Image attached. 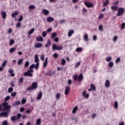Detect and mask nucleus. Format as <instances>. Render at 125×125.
<instances>
[{
  "label": "nucleus",
  "instance_id": "35",
  "mask_svg": "<svg viewBox=\"0 0 125 125\" xmlns=\"http://www.w3.org/2000/svg\"><path fill=\"white\" fill-rule=\"evenodd\" d=\"M19 83H24V78L22 77L20 78L19 79Z\"/></svg>",
  "mask_w": 125,
  "mask_h": 125
},
{
  "label": "nucleus",
  "instance_id": "32",
  "mask_svg": "<svg viewBox=\"0 0 125 125\" xmlns=\"http://www.w3.org/2000/svg\"><path fill=\"white\" fill-rule=\"evenodd\" d=\"M10 99V96H7L4 99V103H6L7 101H8Z\"/></svg>",
  "mask_w": 125,
  "mask_h": 125
},
{
  "label": "nucleus",
  "instance_id": "10",
  "mask_svg": "<svg viewBox=\"0 0 125 125\" xmlns=\"http://www.w3.org/2000/svg\"><path fill=\"white\" fill-rule=\"evenodd\" d=\"M23 75L25 76V77H33V74L30 73L28 70L27 72L23 73Z\"/></svg>",
  "mask_w": 125,
  "mask_h": 125
},
{
  "label": "nucleus",
  "instance_id": "33",
  "mask_svg": "<svg viewBox=\"0 0 125 125\" xmlns=\"http://www.w3.org/2000/svg\"><path fill=\"white\" fill-rule=\"evenodd\" d=\"M77 111H78V106H75V107L73 109L72 113H73V114L76 113V112H77Z\"/></svg>",
  "mask_w": 125,
  "mask_h": 125
},
{
  "label": "nucleus",
  "instance_id": "42",
  "mask_svg": "<svg viewBox=\"0 0 125 125\" xmlns=\"http://www.w3.org/2000/svg\"><path fill=\"white\" fill-rule=\"evenodd\" d=\"M109 3V0H106L105 2H103V6H106Z\"/></svg>",
  "mask_w": 125,
  "mask_h": 125
},
{
  "label": "nucleus",
  "instance_id": "2",
  "mask_svg": "<svg viewBox=\"0 0 125 125\" xmlns=\"http://www.w3.org/2000/svg\"><path fill=\"white\" fill-rule=\"evenodd\" d=\"M2 105L4 107V108L2 109L1 108V104H0V111H5V110H8L9 109H10V108H11L10 105H8V103H3Z\"/></svg>",
  "mask_w": 125,
  "mask_h": 125
},
{
  "label": "nucleus",
  "instance_id": "20",
  "mask_svg": "<svg viewBox=\"0 0 125 125\" xmlns=\"http://www.w3.org/2000/svg\"><path fill=\"white\" fill-rule=\"evenodd\" d=\"M42 46V43H37L35 44V47L36 48H40Z\"/></svg>",
  "mask_w": 125,
  "mask_h": 125
},
{
  "label": "nucleus",
  "instance_id": "63",
  "mask_svg": "<svg viewBox=\"0 0 125 125\" xmlns=\"http://www.w3.org/2000/svg\"><path fill=\"white\" fill-rule=\"evenodd\" d=\"M121 28H122V29H125V22H123L122 24Z\"/></svg>",
  "mask_w": 125,
  "mask_h": 125
},
{
  "label": "nucleus",
  "instance_id": "55",
  "mask_svg": "<svg viewBox=\"0 0 125 125\" xmlns=\"http://www.w3.org/2000/svg\"><path fill=\"white\" fill-rule=\"evenodd\" d=\"M6 63H7V61H4V62L2 63V67H5V66H6Z\"/></svg>",
  "mask_w": 125,
  "mask_h": 125
},
{
  "label": "nucleus",
  "instance_id": "62",
  "mask_svg": "<svg viewBox=\"0 0 125 125\" xmlns=\"http://www.w3.org/2000/svg\"><path fill=\"white\" fill-rule=\"evenodd\" d=\"M13 43H14V40H11L10 41V44L11 45H12V44H13Z\"/></svg>",
  "mask_w": 125,
  "mask_h": 125
},
{
  "label": "nucleus",
  "instance_id": "39",
  "mask_svg": "<svg viewBox=\"0 0 125 125\" xmlns=\"http://www.w3.org/2000/svg\"><path fill=\"white\" fill-rule=\"evenodd\" d=\"M46 36H47V32H46V31H43L42 33V36L43 37V38H45Z\"/></svg>",
  "mask_w": 125,
  "mask_h": 125
},
{
  "label": "nucleus",
  "instance_id": "57",
  "mask_svg": "<svg viewBox=\"0 0 125 125\" xmlns=\"http://www.w3.org/2000/svg\"><path fill=\"white\" fill-rule=\"evenodd\" d=\"M23 21V16H21L18 19V21H19V22H21V21Z\"/></svg>",
  "mask_w": 125,
  "mask_h": 125
},
{
  "label": "nucleus",
  "instance_id": "49",
  "mask_svg": "<svg viewBox=\"0 0 125 125\" xmlns=\"http://www.w3.org/2000/svg\"><path fill=\"white\" fill-rule=\"evenodd\" d=\"M65 64H66V60H65V59H62V66H64Z\"/></svg>",
  "mask_w": 125,
  "mask_h": 125
},
{
  "label": "nucleus",
  "instance_id": "26",
  "mask_svg": "<svg viewBox=\"0 0 125 125\" xmlns=\"http://www.w3.org/2000/svg\"><path fill=\"white\" fill-rule=\"evenodd\" d=\"M36 40L37 42H43V38H42V36H38L36 38Z\"/></svg>",
  "mask_w": 125,
  "mask_h": 125
},
{
  "label": "nucleus",
  "instance_id": "43",
  "mask_svg": "<svg viewBox=\"0 0 125 125\" xmlns=\"http://www.w3.org/2000/svg\"><path fill=\"white\" fill-rule=\"evenodd\" d=\"M58 56H59V55H58V54L55 53L53 55V57H54V58H55L56 59H57V58H58Z\"/></svg>",
  "mask_w": 125,
  "mask_h": 125
},
{
  "label": "nucleus",
  "instance_id": "47",
  "mask_svg": "<svg viewBox=\"0 0 125 125\" xmlns=\"http://www.w3.org/2000/svg\"><path fill=\"white\" fill-rule=\"evenodd\" d=\"M39 67H40V62H37L34 67L35 68V70L39 69Z\"/></svg>",
  "mask_w": 125,
  "mask_h": 125
},
{
  "label": "nucleus",
  "instance_id": "54",
  "mask_svg": "<svg viewBox=\"0 0 125 125\" xmlns=\"http://www.w3.org/2000/svg\"><path fill=\"white\" fill-rule=\"evenodd\" d=\"M14 51H15V48H11L10 49V53H13V52H14Z\"/></svg>",
  "mask_w": 125,
  "mask_h": 125
},
{
  "label": "nucleus",
  "instance_id": "64",
  "mask_svg": "<svg viewBox=\"0 0 125 125\" xmlns=\"http://www.w3.org/2000/svg\"><path fill=\"white\" fill-rule=\"evenodd\" d=\"M20 112H24V111H25V108H24L23 107H21L20 109Z\"/></svg>",
  "mask_w": 125,
  "mask_h": 125
},
{
  "label": "nucleus",
  "instance_id": "6",
  "mask_svg": "<svg viewBox=\"0 0 125 125\" xmlns=\"http://www.w3.org/2000/svg\"><path fill=\"white\" fill-rule=\"evenodd\" d=\"M52 48L54 51H55V50H61V49H63V46L62 45L57 46L56 44H53Z\"/></svg>",
  "mask_w": 125,
  "mask_h": 125
},
{
  "label": "nucleus",
  "instance_id": "37",
  "mask_svg": "<svg viewBox=\"0 0 125 125\" xmlns=\"http://www.w3.org/2000/svg\"><path fill=\"white\" fill-rule=\"evenodd\" d=\"M109 68H112L114 66V62H110L108 64Z\"/></svg>",
  "mask_w": 125,
  "mask_h": 125
},
{
  "label": "nucleus",
  "instance_id": "24",
  "mask_svg": "<svg viewBox=\"0 0 125 125\" xmlns=\"http://www.w3.org/2000/svg\"><path fill=\"white\" fill-rule=\"evenodd\" d=\"M47 57L45 59V61L43 64V68H46V66H47Z\"/></svg>",
  "mask_w": 125,
  "mask_h": 125
},
{
  "label": "nucleus",
  "instance_id": "15",
  "mask_svg": "<svg viewBox=\"0 0 125 125\" xmlns=\"http://www.w3.org/2000/svg\"><path fill=\"white\" fill-rule=\"evenodd\" d=\"M42 92H39L37 97V100H41V99H42Z\"/></svg>",
  "mask_w": 125,
  "mask_h": 125
},
{
  "label": "nucleus",
  "instance_id": "3",
  "mask_svg": "<svg viewBox=\"0 0 125 125\" xmlns=\"http://www.w3.org/2000/svg\"><path fill=\"white\" fill-rule=\"evenodd\" d=\"M38 88V83L34 82L32 83L31 86L27 88L26 90L27 91H32L33 90L37 89Z\"/></svg>",
  "mask_w": 125,
  "mask_h": 125
},
{
  "label": "nucleus",
  "instance_id": "9",
  "mask_svg": "<svg viewBox=\"0 0 125 125\" xmlns=\"http://www.w3.org/2000/svg\"><path fill=\"white\" fill-rule=\"evenodd\" d=\"M8 116V111L2 112L0 113V117H5L7 118Z\"/></svg>",
  "mask_w": 125,
  "mask_h": 125
},
{
  "label": "nucleus",
  "instance_id": "61",
  "mask_svg": "<svg viewBox=\"0 0 125 125\" xmlns=\"http://www.w3.org/2000/svg\"><path fill=\"white\" fill-rule=\"evenodd\" d=\"M41 60H42V61H43L44 60V55H41Z\"/></svg>",
  "mask_w": 125,
  "mask_h": 125
},
{
  "label": "nucleus",
  "instance_id": "8",
  "mask_svg": "<svg viewBox=\"0 0 125 125\" xmlns=\"http://www.w3.org/2000/svg\"><path fill=\"white\" fill-rule=\"evenodd\" d=\"M88 91H91V90L95 91V90H96V87L95 86V85H94V83L90 84V88L88 89Z\"/></svg>",
  "mask_w": 125,
  "mask_h": 125
},
{
  "label": "nucleus",
  "instance_id": "38",
  "mask_svg": "<svg viewBox=\"0 0 125 125\" xmlns=\"http://www.w3.org/2000/svg\"><path fill=\"white\" fill-rule=\"evenodd\" d=\"M105 60L107 62H110L112 60V57H107L106 58Z\"/></svg>",
  "mask_w": 125,
  "mask_h": 125
},
{
  "label": "nucleus",
  "instance_id": "5",
  "mask_svg": "<svg viewBox=\"0 0 125 125\" xmlns=\"http://www.w3.org/2000/svg\"><path fill=\"white\" fill-rule=\"evenodd\" d=\"M118 13L116 15V16H121V15H124V13H125V10L124 7H119L118 9Z\"/></svg>",
  "mask_w": 125,
  "mask_h": 125
},
{
  "label": "nucleus",
  "instance_id": "31",
  "mask_svg": "<svg viewBox=\"0 0 125 125\" xmlns=\"http://www.w3.org/2000/svg\"><path fill=\"white\" fill-rule=\"evenodd\" d=\"M111 8L112 10H114V11H116L117 9H118V6H111Z\"/></svg>",
  "mask_w": 125,
  "mask_h": 125
},
{
  "label": "nucleus",
  "instance_id": "18",
  "mask_svg": "<svg viewBox=\"0 0 125 125\" xmlns=\"http://www.w3.org/2000/svg\"><path fill=\"white\" fill-rule=\"evenodd\" d=\"M84 4L87 7H92V6H93V4L92 3H90L88 2H85Z\"/></svg>",
  "mask_w": 125,
  "mask_h": 125
},
{
  "label": "nucleus",
  "instance_id": "48",
  "mask_svg": "<svg viewBox=\"0 0 125 125\" xmlns=\"http://www.w3.org/2000/svg\"><path fill=\"white\" fill-rule=\"evenodd\" d=\"M81 65V62H78L76 63L75 65V68H78L79 66Z\"/></svg>",
  "mask_w": 125,
  "mask_h": 125
},
{
  "label": "nucleus",
  "instance_id": "59",
  "mask_svg": "<svg viewBox=\"0 0 125 125\" xmlns=\"http://www.w3.org/2000/svg\"><path fill=\"white\" fill-rule=\"evenodd\" d=\"M117 41H118V36H115L113 38V42H116Z\"/></svg>",
  "mask_w": 125,
  "mask_h": 125
},
{
  "label": "nucleus",
  "instance_id": "40",
  "mask_svg": "<svg viewBox=\"0 0 125 125\" xmlns=\"http://www.w3.org/2000/svg\"><path fill=\"white\" fill-rule=\"evenodd\" d=\"M56 36H57V34L55 32L52 33L51 35V37L52 39H54V38H55V37H56Z\"/></svg>",
  "mask_w": 125,
  "mask_h": 125
},
{
  "label": "nucleus",
  "instance_id": "12",
  "mask_svg": "<svg viewBox=\"0 0 125 125\" xmlns=\"http://www.w3.org/2000/svg\"><path fill=\"white\" fill-rule=\"evenodd\" d=\"M69 92H70V87H69V86H67L66 87L65 89V91H64L65 95H68V94H69Z\"/></svg>",
  "mask_w": 125,
  "mask_h": 125
},
{
  "label": "nucleus",
  "instance_id": "44",
  "mask_svg": "<svg viewBox=\"0 0 125 125\" xmlns=\"http://www.w3.org/2000/svg\"><path fill=\"white\" fill-rule=\"evenodd\" d=\"M27 102V100L26 99H22L21 101V104H25V103Z\"/></svg>",
  "mask_w": 125,
  "mask_h": 125
},
{
  "label": "nucleus",
  "instance_id": "53",
  "mask_svg": "<svg viewBox=\"0 0 125 125\" xmlns=\"http://www.w3.org/2000/svg\"><path fill=\"white\" fill-rule=\"evenodd\" d=\"M16 94H17V93L16 92H14L11 93V96L15 97V96H16Z\"/></svg>",
  "mask_w": 125,
  "mask_h": 125
},
{
  "label": "nucleus",
  "instance_id": "7",
  "mask_svg": "<svg viewBox=\"0 0 125 125\" xmlns=\"http://www.w3.org/2000/svg\"><path fill=\"white\" fill-rule=\"evenodd\" d=\"M55 74V71L53 70H49L45 73V76H52Z\"/></svg>",
  "mask_w": 125,
  "mask_h": 125
},
{
  "label": "nucleus",
  "instance_id": "34",
  "mask_svg": "<svg viewBox=\"0 0 125 125\" xmlns=\"http://www.w3.org/2000/svg\"><path fill=\"white\" fill-rule=\"evenodd\" d=\"M76 52H82L83 51V48L82 47H78L76 49Z\"/></svg>",
  "mask_w": 125,
  "mask_h": 125
},
{
  "label": "nucleus",
  "instance_id": "30",
  "mask_svg": "<svg viewBox=\"0 0 125 125\" xmlns=\"http://www.w3.org/2000/svg\"><path fill=\"white\" fill-rule=\"evenodd\" d=\"M35 31V28H32L28 32V36H31L33 33Z\"/></svg>",
  "mask_w": 125,
  "mask_h": 125
},
{
  "label": "nucleus",
  "instance_id": "11",
  "mask_svg": "<svg viewBox=\"0 0 125 125\" xmlns=\"http://www.w3.org/2000/svg\"><path fill=\"white\" fill-rule=\"evenodd\" d=\"M1 17L2 18V19H3L4 20H5V19H6V12L5 11H2L1 13Z\"/></svg>",
  "mask_w": 125,
  "mask_h": 125
},
{
  "label": "nucleus",
  "instance_id": "19",
  "mask_svg": "<svg viewBox=\"0 0 125 125\" xmlns=\"http://www.w3.org/2000/svg\"><path fill=\"white\" fill-rule=\"evenodd\" d=\"M83 96L85 98H88L89 97V95L88 94H86V91H83Z\"/></svg>",
  "mask_w": 125,
  "mask_h": 125
},
{
  "label": "nucleus",
  "instance_id": "13",
  "mask_svg": "<svg viewBox=\"0 0 125 125\" xmlns=\"http://www.w3.org/2000/svg\"><path fill=\"white\" fill-rule=\"evenodd\" d=\"M19 13L18 11H15V12L13 13L11 15L12 18H16Z\"/></svg>",
  "mask_w": 125,
  "mask_h": 125
},
{
  "label": "nucleus",
  "instance_id": "23",
  "mask_svg": "<svg viewBox=\"0 0 125 125\" xmlns=\"http://www.w3.org/2000/svg\"><path fill=\"white\" fill-rule=\"evenodd\" d=\"M105 87H110V81L109 80H106L105 83Z\"/></svg>",
  "mask_w": 125,
  "mask_h": 125
},
{
  "label": "nucleus",
  "instance_id": "4",
  "mask_svg": "<svg viewBox=\"0 0 125 125\" xmlns=\"http://www.w3.org/2000/svg\"><path fill=\"white\" fill-rule=\"evenodd\" d=\"M22 116V114L20 113H18L16 116H13L11 117V120L12 122H15V121H19L21 119V117Z\"/></svg>",
  "mask_w": 125,
  "mask_h": 125
},
{
  "label": "nucleus",
  "instance_id": "25",
  "mask_svg": "<svg viewBox=\"0 0 125 125\" xmlns=\"http://www.w3.org/2000/svg\"><path fill=\"white\" fill-rule=\"evenodd\" d=\"M42 12L44 15H48L49 14V11L46 9H43Z\"/></svg>",
  "mask_w": 125,
  "mask_h": 125
},
{
  "label": "nucleus",
  "instance_id": "29",
  "mask_svg": "<svg viewBox=\"0 0 125 125\" xmlns=\"http://www.w3.org/2000/svg\"><path fill=\"white\" fill-rule=\"evenodd\" d=\"M42 124V119L39 118L36 120V124L35 125H40Z\"/></svg>",
  "mask_w": 125,
  "mask_h": 125
},
{
  "label": "nucleus",
  "instance_id": "58",
  "mask_svg": "<svg viewBox=\"0 0 125 125\" xmlns=\"http://www.w3.org/2000/svg\"><path fill=\"white\" fill-rule=\"evenodd\" d=\"M34 68H35V64H33L30 65L29 67V70L33 69Z\"/></svg>",
  "mask_w": 125,
  "mask_h": 125
},
{
  "label": "nucleus",
  "instance_id": "51",
  "mask_svg": "<svg viewBox=\"0 0 125 125\" xmlns=\"http://www.w3.org/2000/svg\"><path fill=\"white\" fill-rule=\"evenodd\" d=\"M2 125H8V123L7 122V121L4 120L2 123Z\"/></svg>",
  "mask_w": 125,
  "mask_h": 125
},
{
  "label": "nucleus",
  "instance_id": "21",
  "mask_svg": "<svg viewBox=\"0 0 125 125\" xmlns=\"http://www.w3.org/2000/svg\"><path fill=\"white\" fill-rule=\"evenodd\" d=\"M47 21L48 22H53L54 21V18L52 17H48L47 18Z\"/></svg>",
  "mask_w": 125,
  "mask_h": 125
},
{
  "label": "nucleus",
  "instance_id": "50",
  "mask_svg": "<svg viewBox=\"0 0 125 125\" xmlns=\"http://www.w3.org/2000/svg\"><path fill=\"white\" fill-rule=\"evenodd\" d=\"M29 9H35L36 6L34 5H30L29 7Z\"/></svg>",
  "mask_w": 125,
  "mask_h": 125
},
{
  "label": "nucleus",
  "instance_id": "52",
  "mask_svg": "<svg viewBox=\"0 0 125 125\" xmlns=\"http://www.w3.org/2000/svg\"><path fill=\"white\" fill-rule=\"evenodd\" d=\"M103 17H104V15L103 14H101L99 16V19L100 20H101V19H102V18H103Z\"/></svg>",
  "mask_w": 125,
  "mask_h": 125
},
{
  "label": "nucleus",
  "instance_id": "56",
  "mask_svg": "<svg viewBox=\"0 0 125 125\" xmlns=\"http://www.w3.org/2000/svg\"><path fill=\"white\" fill-rule=\"evenodd\" d=\"M8 91V92H9V93H11V92H12V91H13V88H12V87L9 88Z\"/></svg>",
  "mask_w": 125,
  "mask_h": 125
},
{
  "label": "nucleus",
  "instance_id": "22",
  "mask_svg": "<svg viewBox=\"0 0 125 125\" xmlns=\"http://www.w3.org/2000/svg\"><path fill=\"white\" fill-rule=\"evenodd\" d=\"M51 45V41L49 39L47 41V43L45 45V47H48V46H50Z\"/></svg>",
  "mask_w": 125,
  "mask_h": 125
},
{
  "label": "nucleus",
  "instance_id": "36",
  "mask_svg": "<svg viewBox=\"0 0 125 125\" xmlns=\"http://www.w3.org/2000/svg\"><path fill=\"white\" fill-rule=\"evenodd\" d=\"M30 65V62H26L24 63V68H28Z\"/></svg>",
  "mask_w": 125,
  "mask_h": 125
},
{
  "label": "nucleus",
  "instance_id": "27",
  "mask_svg": "<svg viewBox=\"0 0 125 125\" xmlns=\"http://www.w3.org/2000/svg\"><path fill=\"white\" fill-rule=\"evenodd\" d=\"M34 58L35 63H39V56H38V54L35 55Z\"/></svg>",
  "mask_w": 125,
  "mask_h": 125
},
{
  "label": "nucleus",
  "instance_id": "28",
  "mask_svg": "<svg viewBox=\"0 0 125 125\" xmlns=\"http://www.w3.org/2000/svg\"><path fill=\"white\" fill-rule=\"evenodd\" d=\"M61 97V94H60V93H58L56 95V99H57V100H59V99H60Z\"/></svg>",
  "mask_w": 125,
  "mask_h": 125
},
{
  "label": "nucleus",
  "instance_id": "16",
  "mask_svg": "<svg viewBox=\"0 0 125 125\" xmlns=\"http://www.w3.org/2000/svg\"><path fill=\"white\" fill-rule=\"evenodd\" d=\"M14 70L12 68H10L8 70V73L9 74H11V77H15V74L13 73Z\"/></svg>",
  "mask_w": 125,
  "mask_h": 125
},
{
  "label": "nucleus",
  "instance_id": "17",
  "mask_svg": "<svg viewBox=\"0 0 125 125\" xmlns=\"http://www.w3.org/2000/svg\"><path fill=\"white\" fill-rule=\"evenodd\" d=\"M18 105H21V103L20 101H16L13 104V106L15 107V106H18Z\"/></svg>",
  "mask_w": 125,
  "mask_h": 125
},
{
  "label": "nucleus",
  "instance_id": "46",
  "mask_svg": "<svg viewBox=\"0 0 125 125\" xmlns=\"http://www.w3.org/2000/svg\"><path fill=\"white\" fill-rule=\"evenodd\" d=\"M23 62V59H21L18 62V65H21L22 64V62Z\"/></svg>",
  "mask_w": 125,
  "mask_h": 125
},
{
  "label": "nucleus",
  "instance_id": "60",
  "mask_svg": "<svg viewBox=\"0 0 125 125\" xmlns=\"http://www.w3.org/2000/svg\"><path fill=\"white\" fill-rule=\"evenodd\" d=\"M20 27H21V23L18 22L17 23L16 28H20Z\"/></svg>",
  "mask_w": 125,
  "mask_h": 125
},
{
  "label": "nucleus",
  "instance_id": "1",
  "mask_svg": "<svg viewBox=\"0 0 125 125\" xmlns=\"http://www.w3.org/2000/svg\"><path fill=\"white\" fill-rule=\"evenodd\" d=\"M73 80L77 82L78 81V82H82L83 80V74H80L79 76H78V75H75L73 76Z\"/></svg>",
  "mask_w": 125,
  "mask_h": 125
},
{
  "label": "nucleus",
  "instance_id": "45",
  "mask_svg": "<svg viewBox=\"0 0 125 125\" xmlns=\"http://www.w3.org/2000/svg\"><path fill=\"white\" fill-rule=\"evenodd\" d=\"M118 102L115 101L114 103V108L115 109H118Z\"/></svg>",
  "mask_w": 125,
  "mask_h": 125
},
{
  "label": "nucleus",
  "instance_id": "41",
  "mask_svg": "<svg viewBox=\"0 0 125 125\" xmlns=\"http://www.w3.org/2000/svg\"><path fill=\"white\" fill-rule=\"evenodd\" d=\"M83 39H84V41H88V36L87 35V34L84 35V36L83 37Z\"/></svg>",
  "mask_w": 125,
  "mask_h": 125
},
{
  "label": "nucleus",
  "instance_id": "14",
  "mask_svg": "<svg viewBox=\"0 0 125 125\" xmlns=\"http://www.w3.org/2000/svg\"><path fill=\"white\" fill-rule=\"evenodd\" d=\"M74 33H75V31H74V30H69V31H68L67 36L69 37H72V35H73V34H74Z\"/></svg>",
  "mask_w": 125,
  "mask_h": 125
}]
</instances>
